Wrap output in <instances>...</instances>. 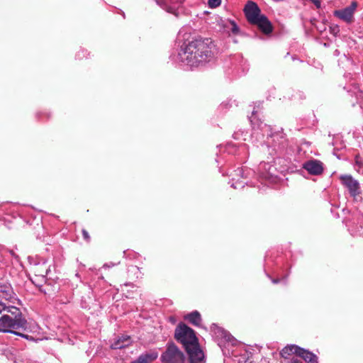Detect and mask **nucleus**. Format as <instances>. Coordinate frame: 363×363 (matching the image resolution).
<instances>
[{"instance_id":"1","label":"nucleus","mask_w":363,"mask_h":363,"mask_svg":"<svg viewBox=\"0 0 363 363\" xmlns=\"http://www.w3.org/2000/svg\"><path fill=\"white\" fill-rule=\"evenodd\" d=\"M218 48L211 38H196L182 48V58L191 67H199L211 61Z\"/></svg>"},{"instance_id":"2","label":"nucleus","mask_w":363,"mask_h":363,"mask_svg":"<svg viewBox=\"0 0 363 363\" xmlns=\"http://www.w3.org/2000/svg\"><path fill=\"white\" fill-rule=\"evenodd\" d=\"M174 338L183 345L189 363H199L203 360L204 353L192 328L185 323H179L175 328Z\"/></svg>"},{"instance_id":"3","label":"nucleus","mask_w":363,"mask_h":363,"mask_svg":"<svg viewBox=\"0 0 363 363\" xmlns=\"http://www.w3.org/2000/svg\"><path fill=\"white\" fill-rule=\"evenodd\" d=\"M26 320L21 317L19 309L16 307H6L0 302V332L11 333L18 336L26 337L16 330H25L27 328Z\"/></svg>"},{"instance_id":"4","label":"nucleus","mask_w":363,"mask_h":363,"mask_svg":"<svg viewBox=\"0 0 363 363\" xmlns=\"http://www.w3.org/2000/svg\"><path fill=\"white\" fill-rule=\"evenodd\" d=\"M184 353L173 342L167 345L162 355V363H184Z\"/></svg>"},{"instance_id":"5","label":"nucleus","mask_w":363,"mask_h":363,"mask_svg":"<svg viewBox=\"0 0 363 363\" xmlns=\"http://www.w3.org/2000/svg\"><path fill=\"white\" fill-rule=\"evenodd\" d=\"M339 179L342 184L347 189L350 195L356 200L357 196H359L362 193L359 182L350 174H342Z\"/></svg>"},{"instance_id":"6","label":"nucleus","mask_w":363,"mask_h":363,"mask_svg":"<svg viewBox=\"0 0 363 363\" xmlns=\"http://www.w3.org/2000/svg\"><path fill=\"white\" fill-rule=\"evenodd\" d=\"M244 13L248 22L253 24L259 17L263 16L261 14V10L257 4L252 1H248L245 6Z\"/></svg>"},{"instance_id":"7","label":"nucleus","mask_w":363,"mask_h":363,"mask_svg":"<svg viewBox=\"0 0 363 363\" xmlns=\"http://www.w3.org/2000/svg\"><path fill=\"white\" fill-rule=\"evenodd\" d=\"M357 7V3L356 1H352L350 6L341 10L335 11L334 16L348 23H351L353 22L354 12Z\"/></svg>"},{"instance_id":"8","label":"nucleus","mask_w":363,"mask_h":363,"mask_svg":"<svg viewBox=\"0 0 363 363\" xmlns=\"http://www.w3.org/2000/svg\"><path fill=\"white\" fill-rule=\"evenodd\" d=\"M303 168L312 175H320L324 171L323 164L320 160H311L303 164Z\"/></svg>"},{"instance_id":"9","label":"nucleus","mask_w":363,"mask_h":363,"mask_svg":"<svg viewBox=\"0 0 363 363\" xmlns=\"http://www.w3.org/2000/svg\"><path fill=\"white\" fill-rule=\"evenodd\" d=\"M252 25L257 26L258 28L265 35H269L273 31V26L264 15L259 18Z\"/></svg>"},{"instance_id":"10","label":"nucleus","mask_w":363,"mask_h":363,"mask_svg":"<svg viewBox=\"0 0 363 363\" xmlns=\"http://www.w3.org/2000/svg\"><path fill=\"white\" fill-rule=\"evenodd\" d=\"M300 347L296 345H289L284 347L280 352V355L284 359H289L291 355L296 354L298 356Z\"/></svg>"},{"instance_id":"11","label":"nucleus","mask_w":363,"mask_h":363,"mask_svg":"<svg viewBox=\"0 0 363 363\" xmlns=\"http://www.w3.org/2000/svg\"><path fill=\"white\" fill-rule=\"evenodd\" d=\"M298 356L301 357L308 363H318V357L311 352L300 347Z\"/></svg>"},{"instance_id":"12","label":"nucleus","mask_w":363,"mask_h":363,"mask_svg":"<svg viewBox=\"0 0 363 363\" xmlns=\"http://www.w3.org/2000/svg\"><path fill=\"white\" fill-rule=\"evenodd\" d=\"M131 343L130 337L128 335H123L117 339L113 343L111 344V348L114 350L122 349L128 347Z\"/></svg>"},{"instance_id":"13","label":"nucleus","mask_w":363,"mask_h":363,"mask_svg":"<svg viewBox=\"0 0 363 363\" xmlns=\"http://www.w3.org/2000/svg\"><path fill=\"white\" fill-rule=\"evenodd\" d=\"M184 319L195 326H199L202 320L201 314L197 311L186 315Z\"/></svg>"},{"instance_id":"14","label":"nucleus","mask_w":363,"mask_h":363,"mask_svg":"<svg viewBox=\"0 0 363 363\" xmlns=\"http://www.w3.org/2000/svg\"><path fill=\"white\" fill-rule=\"evenodd\" d=\"M157 357V353L141 354L136 360L131 363H150Z\"/></svg>"},{"instance_id":"15","label":"nucleus","mask_w":363,"mask_h":363,"mask_svg":"<svg viewBox=\"0 0 363 363\" xmlns=\"http://www.w3.org/2000/svg\"><path fill=\"white\" fill-rule=\"evenodd\" d=\"M221 4V0H208V4L210 8H216Z\"/></svg>"},{"instance_id":"16","label":"nucleus","mask_w":363,"mask_h":363,"mask_svg":"<svg viewBox=\"0 0 363 363\" xmlns=\"http://www.w3.org/2000/svg\"><path fill=\"white\" fill-rule=\"evenodd\" d=\"M355 163H356V164H357L359 168L363 167V160H362V158L359 157V155H356V157H355Z\"/></svg>"},{"instance_id":"17","label":"nucleus","mask_w":363,"mask_h":363,"mask_svg":"<svg viewBox=\"0 0 363 363\" xmlns=\"http://www.w3.org/2000/svg\"><path fill=\"white\" fill-rule=\"evenodd\" d=\"M330 32L334 35H337L340 32L339 27L337 26H331Z\"/></svg>"},{"instance_id":"18","label":"nucleus","mask_w":363,"mask_h":363,"mask_svg":"<svg viewBox=\"0 0 363 363\" xmlns=\"http://www.w3.org/2000/svg\"><path fill=\"white\" fill-rule=\"evenodd\" d=\"M82 234L84 240H86V241H89L90 237L88 232L86 230H82Z\"/></svg>"},{"instance_id":"19","label":"nucleus","mask_w":363,"mask_h":363,"mask_svg":"<svg viewBox=\"0 0 363 363\" xmlns=\"http://www.w3.org/2000/svg\"><path fill=\"white\" fill-rule=\"evenodd\" d=\"M160 8H162L163 9H167L168 8L167 5L164 2H163L162 0H160Z\"/></svg>"},{"instance_id":"20","label":"nucleus","mask_w":363,"mask_h":363,"mask_svg":"<svg viewBox=\"0 0 363 363\" xmlns=\"http://www.w3.org/2000/svg\"><path fill=\"white\" fill-rule=\"evenodd\" d=\"M313 2L314 3V4L316 6L317 8L320 7V0H314V1H313Z\"/></svg>"},{"instance_id":"21","label":"nucleus","mask_w":363,"mask_h":363,"mask_svg":"<svg viewBox=\"0 0 363 363\" xmlns=\"http://www.w3.org/2000/svg\"><path fill=\"white\" fill-rule=\"evenodd\" d=\"M232 30L233 33H237L238 30V28L235 23H233V28Z\"/></svg>"},{"instance_id":"22","label":"nucleus","mask_w":363,"mask_h":363,"mask_svg":"<svg viewBox=\"0 0 363 363\" xmlns=\"http://www.w3.org/2000/svg\"><path fill=\"white\" fill-rule=\"evenodd\" d=\"M291 363H302L301 361L297 359H292Z\"/></svg>"},{"instance_id":"23","label":"nucleus","mask_w":363,"mask_h":363,"mask_svg":"<svg viewBox=\"0 0 363 363\" xmlns=\"http://www.w3.org/2000/svg\"><path fill=\"white\" fill-rule=\"evenodd\" d=\"M35 272H39V273L40 272V270H38V269H36L35 270Z\"/></svg>"},{"instance_id":"24","label":"nucleus","mask_w":363,"mask_h":363,"mask_svg":"<svg viewBox=\"0 0 363 363\" xmlns=\"http://www.w3.org/2000/svg\"><path fill=\"white\" fill-rule=\"evenodd\" d=\"M274 283H277L278 282V280L275 279L273 281Z\"/></svg>"},{"instance_id":"25","label":"nucleus","mask_w":363,"mask_h":363,"mask_svg":"<svg viewBox=\"0 0 363 363\" xmlns=\"http://www.w3.org/2000/svg\"><path fill=\"white\" fill-rule=\"evenodd\" d=\"M156 3L159 4V0H155Z\"/></svg>"}]
</instances>
